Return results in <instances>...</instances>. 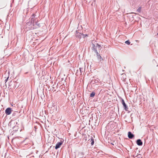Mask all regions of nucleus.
Instances as JSON below:
<instances>
[{
	"instance_id": "nucleus-1",
	"label": "nucleus",
	"mask_w": 158,
	"mask_h": 158,
	"mask_svg": "<svg viewBox=\"0 0 158 158\" xmlns=\"http://www.w3.org/2000/svg\"><path fill=\"white\" fill-rule=\"evenodd\" d=\"M92 47L91 48L93 51H96L97 48L99 50H101V46L97 43L95 41H92Z\"/></svg>"
},
{
	"instance_id": "nucleus-2",
	"label": "nucleus",
	"mask_w": 158,
	"mask_h": 158,
	"mask_svg": "<svg viewBox=\"0 0 158 158\" xmlns=\"http://www.w3.org/2000/svg\"><path fill=\"white\" fill-rule=\"evenodd\" d=\"M35 16L36 15L35 14H32L30 18V21H31V23H32L33 26L35 25H36L38 26H39L40 24H38L37 22H36V18H35Z\"/></svg>"
},
{
	"instance_id": "nucleus-3",
	"label": "nucleus",
	"mask_w": 158,
	"mask_h": 158,
	"mask_svg": "<svg viewBox=\"0 0 158 158\" xmlns=\"http://www.w3.org/2000/svg\"><path fill=\"white\" fill-rule=\"evenodd\" d=\"M6 6V2L4 0H0V9L3 8Z\"/></svg>"
},
{
	"instance_id": "nucleus-4",
	"label": "nucleus",
	"mask_w": 158,
	"mask_h": 158,
	"mask_svg": "<svg viewBox=\"0 0 158 158\" xmlns=\"http://www.w3.org/2000/svg\"><path fill=\"white\" fill-rule=\"evenodd\" d=\"M99 82V80L98 79H95V77H92V79L91 80V83H92L93 84H94L95 83H97Z\"/></svg>"
},
{
	"instance_id": "nucleus-5",
	"label": "nucleus",
	"mask_w": 158,
	"mask_h": 158,
	"mask_svg": "<svg viewBox=\"0 0 158 158\" xmlns=\"http://www.w3.org/2000/svg\"><path fill=\"white\" fill-rule=\"evenodd\" d=\"M11 109L10 108L8 107L6 108V110L5 113L6 115H10L11 114Z\"/></svg>"
},
{
	"instance_id": "nucleus-6",
	"label": "nucleus",
	"mask_w": 158,
	"mask_h": 158,
	"mask_svg": "<svg viewBox=\"0 0 158 158\" xmlns=\"http://www.w3.org/2000/svg\"><path fill=\"white\" fill-rule=\"evenodd\" d=\"M63 141L62 140H60V142H58L57 143L56 145L55 149H57L58 148H60V146L62 144Z\"/></svg>"
},
{
	"instance_id": "nucleus-7",
	"label": "nucleus",
	"mask_w": 158,
	"mask_h": 158,
	"mask_svg": "<svg viewBox=\"0 0 158 158\" xmlns=\"http://www.w3.org/2000/svg\"><path fill=\"white\" fill-rule=\"evenodd\" d=\"M122 104L123 105L124 109L126 110V111H128V108L127 107V106L126 103L125 102L123 99H122Z\"/></svg>"
},
{
	"instance_id": "nucleus-8",
	"label": "nucleus",
	"mask_w": 158,
	"mask_h": 158,
	"mask_svg": "<svg viewBox=\"0 0 158 158\" xmlns=\"http://www.w3.org/2000/svg\"><path fill=\"white\" fill-rule=\"evenodd\" d=\"M134 135L132 134L131 132L129 131L128 132V136L129 138L130 139H132L134 137Z\"/></svg>"
},
{
	"instance_id": "nucleus-9",
	"label": "nucleus",
	"mask_w": 158,
	"mask_h": 158,
	"mask_svg": "<svg viewBox=\"0 0 158 158\" xmlns=\"http://www.w3.org/2000/svg\"><path fill=\"white\" fill-rule=\"evenodd\" d=\"M75 35L76 37L80 39L82 37V33L79 32L77 31H76Z\"/></svg>"
},
{
	"instance_id": "nucleus-10",
	"label": "nucleus",
	"mask_w": 158,
	"mask_h": 158,
	"mask_svg": "<svg viewBox=\"0 0 158 158\" xmlns=\"http://www.w3.org/2000/svg\"><path fill=\"white\" fill-rule=\"evenodd\" d=\"M137 144L139 146H142L143 144V142L140 139H138L136 142Z\"/></svg>"
},
{
	"instance_id": "nucleus-11",
	"label": "nucleus",
	"mask_w": 158,
	"mask_h": 158,
	"mask_svg": "<svg viewBox=\"0 0 158 158\" xmlns=\"http://www.w3.org/2000/svg\"><path fill=\"white\" fill-rule=\"evenodd\" d=\"M87 3H89L90 2H92V5H93V2H95V0H85Z\"/></svg>"
},
{
	"instance_id": "nucleus-12",
	"label": "nucleus",
	"mask_w": 158,
	"mask_h": 158,
	"mask_svg": "<svg viewBox=\"0 0 158 158\" xmlns=\"http://www.w3.org/2000/svg\"><path fill=\"white\" fill-rule=\"evenodd\" d=\"M27 158H34V156L32 154H30L26 156Z\"/></svg>"
},
{
	"instance_id": "nucleus-13",
	"label": "nucleus",
	"mask_w": 158,
	"mask_h": 158,
	"mask_svg": "<svg viewBox=\"0 0 158 158\" xmlns=\"http://www.w3.org/2000/svg\"><path fill=\"white\" fill-rule=\"evenodd\" d=\"M95 93L94 92H92L90 94V97H93L95 95Z\"/></svg>"
},
{
	"instance_id": "nucleus-14",
	"label": "nucleus",
	"mask_w": 158,
	"mask_h": 158,
	"mask_svg": "<svg viewBox=\"0 0 158 158\" xmlns=\"http://www.w3.org/2000/svg\"><path fill=\"white\" fill-rule=\"evenodd\" d=\"M90 142H91V145H93L94 144V140L92 137V138H91V140Z\"/></svg>"
},
{
	"instance_id": "nucleus-15",
	"label": "nucleus",
	"mask_w": 158,
	"mask_h": 158,
	"mask_svg": "<svg viewBox=\"0 0 158 158\" xmlns=\"http://www.w3.org/2000/svg\"><path fill=\"white\" fill-rule=\"evenodd\" d=\"M88 35L87 34H84L83 33L82 34V37L83 38H85L86 37H88Z\"/></svg>"
},
{
	"instance_id": "nucleus-16",
	"label": "nucleus",
	"mask_w": 158,
	"mask_h": 158,
	"mask_svg": "<svg viewBox=\"0 0 158 158\" xmlns=\"http://www.w3.org/2000/svg\"><path fill=\"white\" fill-rule=\"evenodd\" d=\"M97 56L98 59L100 61L101 60H103L100 55H98V56Z\"/></svg>"
},
{
	"instance_id": "nucleus-17",
	"label": "nucleus",
	"mask_w": 158,
	"mask_h": 158,
	"mask_svg": "<svg viewBox=\"0 0 158 158\" xmlns=\"http://www.w3.org/2000/svg\"><path fill=\"white\" fill-rule=\"evenodd\" d=\"M141 9V7H139L137 10V11L139 13H140Z\"/></svg>"
},
{
	"instance_id": "nucleus-18",
	"label": "nucleus",
	"mask_w": 158,
	"mask_h": 158,
	"mask_svg": "<svg viewBox=\"0 0 158 158\" xmlns=\"http://www.w3.org/2000/svg\"><path fill=\"white\" fill-rule=\"evenodd\" d=\"M26 25H27L30 26V25H32V23H31V21H30V22H28V23H26Z\"/></svg>"
},
{
	"instance_id": "nucleus-19",
	"label": "nucleus",
	"mask_w": 158,
	"mask_h": 158,
	"mask_svg": "<svg viewBox=\"0 0 158 158\" xmlns=\"http://www.w3.org/2000/svg\"><path fill=\"white\" fill-rule=\"evenodd\" d=\"M125 43L128 45H129L130 44V42L129 40H128L126 41Z\"/></svg>"
},
{
	"instance_id": "nucleus-20",
	"label": "nucleus",
	"mask_w": 158,
	"mask_h": 158,
	"mask_svg": "<svg viewBox=\"0 0 158 158\" xmlns=\"http://www.w3.org/2000/svg\"><path fill=\"white\" fill-rule=\"evenodd\" d=\"M80 70L81 72V73L82 72H83V68H80Z\"/></svg>"
},
{
	"instance_id": "nucleus-21",
	"label": "nucleus",
	"mask_w": 158,
	"mask_h": 158,
	"mask_svg": "<svg viewBox=\"0 0 158 158\" xmlns=\"http://www.w3.org/2000/svg\"><path fill=\"white\" fill-rule=\"evenodd\" d=\"M94 52L96 53L97 56L99 55L98 52L97 50H96V51Z\"/></svg>"
},
{
	"instance_id": "nucleus-22",
	"label": "nucleus",
	"mask_w": 158,
	"mask_h": 158,
	"mask_svg": "<svg viewBox=\"0 0 158 158\" xmlns=\"http://www.w3.org/2000/svg\"><path fill=\"white\" fill-rule=\"evenodd\" d=\"M80 154L81 155V156H82L84 155V154L83 152H81L80 153Z\"/></svg>"
},
{
	"instance_id": "nucleus-23",
	"label": "nucleus",
	"mask_w": 158,
	"mask_h": 158,
	"mask_svg": "<svg viewBox=\"0 0 158 158\" xmlns=\"http://www.w3.org/2000/svg\"><path fill=\"white\" fill-rule=\"evenodd\" d=\"M8 78H8H8L6 79V81H7V80L8 79Z\"/></svg>"
},
{
	"instance_id": "nucleus-24",
	"label": "nucleus",
	"mask_w": 158,
	"mask_h": 158,
	"mask_svg": "<svg viewBox=\"0 0 158 158\" xmlns=\"http://www.w3.org/2000/svg\"><path fill=\"white\" fill-rule=\"evenodd\" d=\"M13 115H15V114H13Z\"/></svg>"
},
{
	"instance_id": "nucleus-25",
	"label": "nucleus",
	"mask_w": 158,
	"mask_h": 158,
	"mask_svg": "<svg viewBox=\"0 0 158 158\" xmlns=\"http://www.w3.org/2000/svg\"><path fill=\"white\" fill-rule=\"evenodd\" d=\"M13 115H15V114H13Z\"/></svg>"
},
{
	"instance_id": "nucleus-26",
	"label": "nucleus",
	"mask_w": 158,
	"mask_h": 158,
	"mask_svg": "<svg viewBox=\"0 0 158 158\" xmlns=\"http://www.w3.org/2000/svg\"><path fill=\"white\" fill-rule=\"evenodd\" d=\"M1 21V20L0 21Z\"/></svg>"
}]
</instances>
